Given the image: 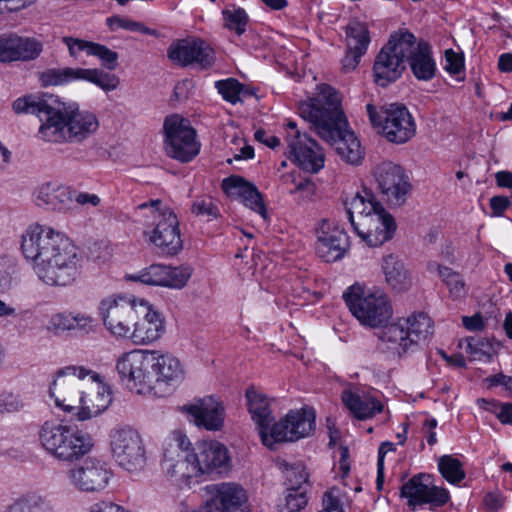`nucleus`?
Segmentation results:
<instances>
[{
	"instance_id": "nucleus-2",
	"label": "nucleus",
	"mask_w": 512,
	"mask_h": 512,
	"mask_svg": "<svg viewBox=\"0 0 512 512\" xmlns=\"http://www.w3.org/2000/svg\"><path fill=\"white\" fill-rule=\"evenodd\" d=\"M15 113L36 115L41 121L38 139L55 144L82 143L99 128L97 117L66 105L53 95H27L13 102Z\"/></svg>"
},
{
	"instance_id": "nucleus-62",
	"label": "nucleus",
	"mask_w": 512,
	"mask_h": 512,
	"mask_svg": "<svg viewBox=\"0 0 512 512\" xmlns=\"http://www.w3.org/2000/svg\"><path fill=\"white\" fill-rule=\"evenodd\" d=\"M511 205L508 197L505 196H493L490 199V207L492 209V215L500 217L503 215L505 210Z\"/></svg>"
},
{
	"instance_id": "nucleus-49",
	"label": "nucleus",
	"mask_w": 512,
	"mask_h": 512,
	"mask_svg": "<svg viewBox=\"0 0 512 512\" xmlns=\"http://www.w3.org/2000/svg\"><path fill=\"white\" fill-rule=\"evenodd\" d=\"M215 87L226 101L234 104L239 100L242 85L236 79L229 78L216 81Z\"/></svg>"
},
{
	"instance_id": "nucleus-52",
	"label": "nucleus",
	"mask_w": 512,
	"mask_h": 512,
	"mask_svg": "<svg viewBox=\"0 0 512 512\" xmlns=\"http://www.w3.org/2000/svg\"><path fill=\"white\" fill-rule=\"evenodd\" d=\"M107 24L112 30L117 28H123L130 31H139L143 34L156 35L155 30H151L150 28L143 26L139 22L123 19L117 16L108 18Z\"/></svg>"
},
{
	"instance_id": "nucleus-61",
	"label": "nucleus",
	"mask_w": 512,
	"mask_h": 512,
	"mask_svg": "<svg viewBox=\"0 0 512 512\" xmlns=\"http://www.w3.org/2000/svg\"><path fill=\"white\" fill-rule=\"evenodd\" d=\"M35 1L36 0H0L1 13L19 12L29 7Z\"/></svg>"
},
{
	"instance_id": "nucleus-7",
	"label": "nucleus",
	"mask_w": 512,
	"mask_h": 512,
	"mask_svg": "<svg viewBox=\"0 0 512 512\" xmlns=\"http://www.w3.org/2000/svg\"><path fill=\"white\" fill-rule=\"evenodd\" d=\"M343 299L350 312L362 325L379 328L387 324L392 316L388 296L380 291L365 294L359 285H352L343 293Z\"/></svg>"
},
{
	"instance_id": "nucleus-36",
	"label": "nucleus",
	"mask_w": 512,
	"mask_h": 512,
	"mask_svg": "<svg viewBox=\"0 0 512 512\" xmlns=\"http://www.w3.org/2000/svg\"><path fill=\"white\" fill-rule=\"evenodd\" d=\"M408 63L413 75L418 80L429 81L435 76L436 63L429 45L424 41L418 42V50Z\"/></svg>"
},
{
	"instance_id": "nucleus-26",
	"label": "nucleus",
	"mask_w": 512,
	"mask_h": 512,
	"mask_svg": "<svg viewBox=\"0 0 512 512\" xmlns=\"http://www.w3.org/2000/svg\"><path fill=\"white\" fill-rule=\"evenodd\" d=\"M42 44L29 37L16 34L0 35V61H29L36 59L42 52Z\"/></svg>"
},
{
	"instance_id": "nucleus-55",
	"label": "nucleus",
	"mask_w": 512,
	"mask_h": 512,
	"mask_svg": "<svg viewBox=\"0 0 512 512\" xmlns=\"http://www.w3.org/2000/svg\"><path fill=\"white\" fill-rule=\"evenodd\" d=\"M323 509L320 512H343L339 490L332 488L323 495Z\"/></svg>"
},
{
	"instance_id": "nucleus-8",
	"label": "nucleus",
	"mask_w": 512,
	"mask_h": 512,
	"mask_svg": "<svg viewBox=\"0 0 512 512\" xmlns=\"http://www.w3.org/2000/svg\"><path fill=\"white\" fill-rule=\"evenodd\" d=\"M366 109L371 124L381 127L388 141L402 144L414 136L416 126L404 105L393 103L378 110L374 105L367 104Z\"/></svg>"
},
{
	"instance_id": "nucleus-5",
	"label": "nucleus",
	"mask_w": 512,
	"mask_h": 512,
	"mask_svg": "<svg viewBox=\"0 0 512 512\" xmlns=\"http://www.w3.org/2000/svg\"><path fill=\"white\" fill-rule=\"evenodd\" d=\"M136 209L144 212L143 235L157 248L158 254L174 256L182 250L178 219L169 207L156 199L141 203Z\"/></svg>"
},
{
	"instance_id": "nucleus-4",
	"label": "nucleus",
	"mask_w": 512,
	"mask_h": 512,
	"mask_svg": "<svg viewBox=\"0 0 512 512\" xmlns=\"http://www.w3.org/2000/svg\"><path fill=\"white\" fill-rule=\"evenodd\" d=\"M252 420L256 423L263 444L272 448L276 442L297 441L309 435L315 424L312 410L290 411L284 419L272 424L274 417L267 397L254 387L245 393Z\"/></svg>"
},
{
	"instance_id": "nucleus-47",
	"label": "nucleus",
	"mask_w": 512,
	"mask_h": 512,
	"mask_svg": "<svg viewBox=\"0 0 512 512\" xmlns=\"http://www.w3.org/2000/svg\"><path fill=\"white\" fill-rule=\"evenodd\" d=\"M46 329L54 335L74 330L73 312H58L52 314L49 318Z\"/></svg>"
},
{
	"instance_id": "nucleus-1",
	"label": "nucleus",
	"mask_w": 512,
	"mask_h": 512,
	"mask_svg": "<svg viewBox=\"0 0 512 512\" xmlns=\"http://www.w3.org/2000/svg\"><path fill=\"white\" fill-rule=\"evenodd\" d=\"M21 251L39 279L50 286H66L80 275L82 256L63 233L31 224L21 236Z\"/></svg>"
},
{
	"instance_id": "nucleus-19",
	"label": "nucleus",
	"mask_w": 512,
	"mask_h": 512,
	"mask_svg": "<svg viewBox=\"0 0 512 512\" xmlns=\"http://www.w3.org/2000/svg\"><path fill=\"white\" fill-rule=\"evenodd\" d=\"M168 58L177 65H197L201 69L211 67L215 62L213 49L201 39H181L173 42L167 51Z\"/></svg>"
},
{
	"instance_id": "nucleus-45",
	"label": "nucleus",
	"mask_w": 512,
	"mask_h": 512,
	"mask_svg": "<svg viewBox=\"0 0 512 512\" xmlns=\"http://www.w3.org/2000/svg\"><path fill=\"white\" fill-rule=\"evenodd\" d=\"M306 487L287 488L284 505L280 506V512H299L308 502Z\"/></svg>"
},
{
	"instance_id": "nucleus-54",
	"label": "nucleus",
	"mask_w": 512,
	"mask_h": 512,
	"mask_svg": "<svg viewBox=\"0 0 512 512\" xmlns=\"http://www.w3.org/2000/svg\"><path fill=\"white\" fill-rule=\"evenodd\" d=\"M465 341L467 343L466 352L471 354L473 359H481V357L489 355L491 347L487 341L475 337H467Z\"/></svg>"
},
{
	"instance_id": "nucleus-58",
	"label": "nucleus",
	"mask_w": 512,
	"mask_h": 512,
	"mask_svg": "<svg viewBox=\"0 0 512 512\" xmlns=\"http://www.w3.org/2000/svg\"><path fill=\"white\" fill-rule=\"evenodd\" d=\"M23 407L18 396L12 393L3 392L0 394V413H11L19 411Z\"/></svg>"
},
{
	"instance_id": "nucleus-48",
	"label": "nucleus",
	"mask_w": 512,
	"mask_h": 512,
	"mask_svg": "<svg viewBox=\"0 0 512 512\" xmlns=\"http://www.w3.org/2000/svg\"><path fill=\"white\" fill-rule=\"evenodd\" d=\"M287 488L306 487L308 473L301 462L295 463L285 469Z\"/></svg>"
},
{
	"instance_id": "nucleus-29",
	"label": "nucleus",
	"mask_w": 512,
	"mask_h": 512,
	"mask_svg": "<svg viewBox=\"0 0 512 512\" xmlns=\"http://www.w3.org/2000/svg\"><path fill=\"white\" fill-rule=\"evenodd\" d=\"M151 354H153L151 371L155 375V388L157 386L175 387L183 381L184 370L176 357L158 351H151Z\"/></svg>"
},
{
	"instance_id": "nucleus-64",
	"label": "nucleus",
	"mask_w": 512,
	"mask_h": 512,
	"mask_svg": "<svg viewBox=\"0 0 512 512\" xmlns=\"http://www.w3.org/2000/svg\"><path fill=\"white\" fill-rule=\"evenodd\" d=\"M484 505L488 510L496 511L502 508L503 499L499 493L489 492L484 497Z\"/></svg>"
},
{
	"instance_id": "nucleus-28",
	"label": "nucleus",
	"mask_w": 512,
	"mask_h": 512,
	"mask_svg": "<svg viewBox=\"0 0 512 512\" xmlns=\"http://www.w3.org/2000/svg\"><path fill=\"white\" fill-rule=\"evenodd\" d=\"M406 327H408L407 323L401 319L390 325L384 324L377 333L379 340L378 350L398 357L414 352L413 340L410 339L409 331L406 330Z\"/></svg>"
},
{
	"instance_id": "nucleus-44",
	"label": "nucleus",
	"mask_w": 512,
	"mask_h": 512,
	"mask_svg": "<svg viewBox=\"0 0 512 512\" xmlns=\"http://www.w3.org/2000/svg\"><path fill=\"white\" fill-rule=\"evenodd\" d=\"M222 14L226 28L234 31L239 36L246 31L248 15L244 9L232 6L231 8L224 9Z\"/></svg>"
},
{
	"instance_id": "nucleus-9",
	"label": "nucleus",
	"mask_w": 512,
	"mask_h": 512,
	"mask_svg": "<svg viewBox=\"0 0 512 512\" xmlns=\"http://www.w3.org/2000/svg\"><path fill=\"white\" fill-rule=\"evenodd\" d=\"M152 361L151 351L132 350L123 354L116 362L121 382L137 394H147L155 390Z\"/></svg>"
},
{
	"instance_id": "nucleus-23",
	"label": "nucleus",
	"mask_w": 512,
	"mask_h": 512,
	"mask_svg": "<svg viewBox=\"0 0 512 512\" xmlns=\"http://www.w3.org/2000/svg\"><path fill=\"white\" fill-rule=\"evenodd\" d=\"M165 331L161 314L144 300L138 304V319L133 325L130 339L135 344H147L158 340Z\"/></svg>"
},
{
	"instance_id": "nucleus-3",
	"label": "nucleus",
	"mask_w": 512,
	"mask_h": 512,
	"mask_svg": "<svg viewBox=\"0 0 512 512\" xmlns=\"http://www.w3.org/2000/svg\"><path fill=\"white\" fill-rule=\"evenodd\" d=\"M299 114L311 124L318 136L335 146L337 154L347 163H360L363 153L359 140L348 129L337 91L328 84L318 86L317 95L299 105Z\"/></svg>"
},
{
	"instance_id": "nucleus-27",
	"label": "nucleus",
	"mask_w": 512,
	"mask_h": 512,
	"mask_svg": "<svg viewBox=\"0 0 512 512\" xmlns=\"http://www.w3.org/2000/svg\"><path fill=\"white\" fill-rule=\"evenodd\" d=\"M190 420L197 426L206 430H220L224 422V407L222 403L213 396L198 399L195 403L185 406Z\"/></svg>"
},
{
	"instance_id": "nucleus-30",
	"label": "nucleus",
	"mask_w": 512,
	"mask_h": 512,
	"mask_svg": "<svg viewBox=\"0 0 512 512\" xmlns=\"http://www.w3.org/2000/svg\"><path fill=\"white\" fill-rule=\"evenodd\" d=\"M73 192L58 182H46L34 192L36 204L48 210L65 212L70 208Z\"/></svg>"
},
{
	"instance_id": "nucleus-41",
	"label": "nucleus",
	"mask_w": 512,
	"mask_h": 512,
	"mask_svg": "<svg viewBox=\"0 0 512 512\" xmlns=\"http://www.w3.org/2000/svg\"><path fill=\"white\" fill-rule=\"evenodd\" d=\"M401 320L407 323L408 327H406V330L409 331V337L413 340L412 346L414 350H417L419 344L432 334V321L425 313L413 314Z\"/></svg>"
},
{
	"instance_id": "nucleus-6",
	"label": "nucleus",
	"mask_w": 512,
	"mask_h": 512,
	"mask_svg": "<svg viewBox=\"0 0 512 512\" xmlns=\"http://www.w3.org/2000/svg\"><path fill=\"white\" fill-rule=\"evenodd\" d=\"M40 446L52 458L60 462L73 463L93 448L91 436L75 426L45 421L39 428Z\"/></svg>"
},
{
	"instance_id": "nucleus-38",
	"label": "nucleus",
	"mask_w": 512,
	"mask_h": 512,
	"mask_svg": "<svg viewBox=\"0 0 512 512\" xmlns=\"http://www.w3.org/2000/svg\"><path fill=\"white\" fill-rule=\"evenodd\" d=\"M383 47L397 55L399 60L405 64V61L408 62L418 50V43L416 42V37L411 32L399 30L390 35L387 44Z\"/></svg>"
},
{
	"instance_id": "nucleus-43",
	"label": "nucleus",
	"mask_w": 512,
	"mask_h": 512,
	"mask_svg": "<svg viewBox=\"0 0 512 512\" xmlns=\"http://www.w3.org/2000/svg\"><path fill=\"white\" fill-rule=\"evenodd\" d=\"M429 270L434 271L437 270L439 276L443 279V281L446 283L450 294L457 298L461 297L465 294V284L461 276L452 271L448 267H443L437 263H431L429 264Z\"/></svg>"
},
{
	"instance_id": "nucleus-33",
	"label": "nucleus",
	"mask_w": 512,
	"mask_h": 512,
	"mask_svg": "<svg viewBox=\"0 0 512 512\" xmlns=\"http://www.w3.org/2000/svg\"><path fill=\"white\" fill-rule=\"evenodd\" d=\"M372 223L354 230L369 247L380 246L393 237L396 223L391 215L383 217L381 222Z\"/></svg>"
},
{
	"instance_id": "nucleus-46",
	"label": "nucleus",
	"mask_w": 512,
	"mask_h": 512,
	"mask_svg": "<svg viewBox=\"0 0 512 512\" xmlns=\"http://www.w3.org/2000/svg\"><path fill=\"white\" fill-rule=\"evenodd\" d=\"M191 211L196 216L206 217L208 221L217 219L220 216V211L217 204L211 197L197 198L192 206Z\"/></svg>"
},
{
	"instance_id": "nucleus-40",
	"label": "nucleus",
	"mask_w": 512,
	"mask_h": 512,
	"mask_svg": "<svg viewBox=\"0 0 512 512\" xmlns=\"http://www.w3.org/2000/svg\"><path fill=\"white\" fill-rule=\"evenodd\" d=\"M84 396L85 400L79 404L78 410L75 412L77 419L80 421L98 416L107 409L111 402L110 394L104 391L84 392Z\"/></svg>"
},
{
	"instance_id": "nucleus-35",
	"label": "nucleus",
	"mask_w": 512,
	"mask_h": 512,
	"mask_svg": "<svg viewBox=\"0 0 512 512\" xmlns=\"http://www.w3.org/2000/svg\"><path fill=\"white\" fill-rule=\"evenodd\" d=\"M342 401L357 419L364 420L382 411V404L375 398L360 396L350 390L342 392Z\"/></svg>"
},
{
	"instance_id": "nucleus-37",
	"label": "nucleus",
	"mask_w": 512,
	"mask_h": 512,
	"mask_svg": "<svg viewBox=\"0 0 512 512\" xmlns=\"http://www.w3.org/2000/svg\"><path fill=\"white\" fill-rule=\"evenodd\" d=\"M382 269L387 284L398 292L407 290L411 285V279L403 262L393 255L384 258Z\"/></svg>"
},
{
	"instance_id": "nucleus-53",
	"label": "nucleus",
	"mask_w": 512,
	"mask_h": 512,
	"mask_svg": "<svg viewBox=\"0 0 512 512\" xmlns=\"http://www.w3.org/2000/svg\"><path fill=\"white\" fill-rule=\"evenodd\" d=\"M63 43L67 46L69 55L75 59L78 58L80 52H86L87 55H91V52L94 47V42L82 40L79 38H74L70 36H66L62 38Z\"/></svg>"
},
{
	"instance_id": "nucleus-25",
	"label": "nucleus",
	"mask_w": 512,
	"mask_h": 512,
	"mask_svg": "<svg viewBox=\"0 0 512 512\" xmlns=\"http://www.w3.org/2000/svg\"><path fill=\"white\" fill-rule=\"evenodd\" d=\"M200 474L228 470L230 457L227 448L217 441H203L196 444L191 454Z\"/></svg>"
},
{
	"instance_id": "nucleus-56",
	"label": "nucleus",
	"mask_w": 512,
	"mask_h": 512,
	"mask_svg": "<svg viewBox=\"0 0 512 512\" xmlns=\"http://www.w3.org/2000/svg\"><path fill=\"white\" fill-rule=\"evenodd\" d=\"M490 404L492 407L488 409L496 415L502 424L512 425V403L492 401Z\"/></svg>"
},
{
	"instance_id": "nucleus-39",
	"label": "nucleus",
	"mask_w": 512,
	"mask_h": 512,
	"mask_svg": "<svg viewBox=\"0 0 512 512\" xmlns=\"http://www.w3.org/2000/svg\"><path fill=\"white\" fill-rule=\"evenodd\" d=\"M1 512H56L53 504L45 497L27 493L6 505Z\"/></svg>"
},
{
	"instance_id": "nucleus-59",
	"label": "nucleus",
	"mask_w": 512,
	"mask_h": 512,
	"mask_svg": "<svg viewBox=\"0 0 512 512\" xmlns=\"http://www.w3.org/2000/svg\"><path fill=\"white\" fill-rule=\"evenodd\" d=\"M11 266L4 258H0V293L8 292L13 286V278L10 272Z\"/></svg>"
},
{
	"instance_id": "nucleus-32",
	"label": "nucleus",
	"mask_w": 512,
	"mask_h": 512,
	"mask_svg": "<svg viewBox=\"0 0 512 512\" xmlns=\"http://www.w3.org/2000/svg\"><path fill=\"white\" fill-rule=\"evenodd\" d=\"M404 69L405 64L399 60L397 55L382 47L373 66L375 82L379 86L386 87L400 78Z\"/></svg>"
},
{
	"instance_id": "nucleus-22",
	"label": "nucleus",
	"mask_w": 512,
	"mask_h": 512,
	"mask_svg": "<svg viewBox=\"0 0 512 512\" xmlns=\"http://www.w3.org/2000/svg\"><path fill=\"white\" fill-rule=\"evenodd\" d=\"M221 187L224 193L238 199L245 207L258 213L263 219L267 218V208L263 196L258 188L239 175H231L222 180Z\"/></svg>"
},
{
	"instance_id": "nucleus-60",
	"label": "nucleus",
	"mask_w": 512,
	"mask_h": 512,
	"mask_svg": "<svg viewBox=\"0 0 512 512\" xmlns=\"http://www.w3.org/2000/svg\"><path fill=\"white\" fill-rule=\"evenodd\" d=\"M73 327L74 330L88 334L94 329V319L85 313H73Z\"/></svg>"
},
{
	"instance_id": "nucleus-11",
	"label": "nucleus",
	"mask_w": 512,
	"mask_h": 512,
	"mask_svg": "<svg viewBox=\"0 0 512 512\" xmlns=\"http://www.w3.org/2000/svg\"><path fill=\"white\" fill-rule=\"evenodd\" d=\"M110 448L115 461L127 471L142 469L146 463L145 448L139 433L128 426L110 432Z\"/></svg>"
},
{
	"instance_id": "nucleus-10",
	"label": "nucleus",
	"mask_w": 512,
	"mask_h": 512,
	"mask_svg": "<svg viewBox=\"0 0 512 512\" xmlns=\"http://www.w3.org/2000/svg\"><path fill=\"white\" fill-rule=\"evenodd\" d=\"M163 147L167 156L182 163L192 161L200 151L196 131L189 121L174 114L167 116L163 124Z\"/></svg>"
},
{
	"instance_id": "nucleus-24",
	"label": "nucleus",
	"mask_w": 512,
	"mask_h": 512,
	"mask_svg": "<svg viewBox=\"0 0 512 512\" xmlns=\"http://www.w3.org/2000/svg\"><path fill=\"white\" fill-rule=\"evenodd\" d=\"M347 51L343 57L342 69L345 72L354 70L371 42L370 33L365 23L353 19L345 27Z\"/></svg>"
},
{
	"instance_id": "nucleus-63",
	"label": "nucleus",
	"mask_w": 512,
	"mask_h": 512,
	"mask_svg": "<svg viewBox=\"0 0 512 512\" xmlns=\"http://www.w3.org/2000/svg\"><path fill=\"white\" fill-rule=\"evenodd\" d=\"M463 326L470 331H481L485 327L483 317L480 313L474 314L473 316L462 317Z\"/></svg>"
},
{
	"instance_id": "nucleus-34",
	"label": "nucleus",
	"mask_w": 512,
	"mask_h": 512,
	"mask_svg": "<svg viewBox=\"0 0 512 512\" xmlns=\"http://www.w3.org/2000/svg\"><path fill=\"white\" fill-rule=\"evenodd\" d=\"M164 466L167 476L180 488L190 487L191 480L200 475L197 466L192 459L191 454H186L179 458L176 462L172 459L165 458Z\"/></svg>"
},
{
	"instance_id": "nucleus-18",
	"label": "nucleus",
	"mask_w": 512,
	"mask_h": 512,
	"mask_svg": "<svg viewBox=\"0 0 512 512\" xmlns=\"http://www.w3.org/2000/svg\"><path fill=\"white\" fill-rule=\"evenodd\" d=\"M288 134L289 159L300 169L317 173L324 167L325 155L319 144L307 133Z\"/></svg>"
},
{
	"instance_id": "nucleus-15",
	"label": "nucleus",
	"mask_w": 512,
	"mask_h": 512,
	"mask_svg": "<svg viewBox=\"0 0 512 512\" xmlns=\"http://www.w3.org/2000/svg\"><path fill=\"white\" fill-rule=\"evenodd\" d=\"M373 176L379 191L391 206L400 207L406 202L412 186L401 166L384 161L374 168Z\"/></svg>"
},
{
	"instance_id": "nucleus-42",
	"label": "nucleus",
	"mask_w": 512,
	"mask_h": 512,
	"mask_svg": "<svg viewBox=\"0 0 512 512\" xmlns=\"http://www.w3.org/2000/svg\"><path fill=\"white\" fill-rule=\"evenodd\" d=\"M438 469L449 483L458 484L465 478L463 464L452 455H443L438 460Z\"/></svg>"
},
{
	"instance_id": "nucleus-12",
	"label": "nucleus",
	"mask_w": 512,
	"mask_h": 512,
	"mask_svg": "<svg viewBox=\"0 0 512 512\" xmlns=\"http://www.w3.org/2000/svg\"><path fill=\"white\" fill-rule=\"evenodd\" d=\"M65 476L74 489L85 493H98L108 487L113 472L106 461L87 457L67 469Z\"/></svg>"
},
{
	"instance_id": "nucleus-17",
	"label": "nucleus",
	"mask_w": 512,
	"mask_h": 512,
	"mask_svg": "<svg viewBox=\"0 0 512 512\" xmlns=\"http://www.w3.org/2000/svg\"><path fill=\"white\" fill-rule=\"evenodd\" d=\"M400 496L407 499L412 510L426 504L431 509L442 507L450 499L449 492L443 487L433 485L431 475L425 473L416 474L403 484Z\"/></svg>"
},
{
	"instance_id": "nucleus-14",
	"label": "nucleus",
	"mask_w": 512,
	"mask_h": 512,
	"mask_svg": "<svg viewBox=\"0 0 512 512\" xmlns=\"http://www.w3.org/2000/svg\"><path fill=\"white\" fill-rule=\"evenodd\" d=\"M104 326L116 337L129 338L138 319V305L126 297H108L101 301Z\"/></svg>"
},
{
	"instance_id": "nucleus-21",
	"label": "nucleus",
	"mask_w": 512,
	"mask_h": 512,
	"mask_svg": "<svg viewBox=\"0 0 512 512\" xmlns=\"http://www.w3.org/2000/svg\"><path fill=\"white\" fill-rule=\"evenodd\" d=\"M190 276L191 270L188 267L152 264L141 270L138 274L129 275L127 279L151 286L181 289L186 285Z\"/></svg>"
},
{
	"instance_id": "nucleus-50",
	"label": "nucleus",
	"mask_w": 512,
	"mask_h": 512,
	"mask_svg": "<svg viewBox=\"0 0 512 512\" xmlns=\"http://www.w3.org/2000/svg\"><path fill=\"white\" fill-rule=\"evenodd\" d=\"M292 182L295 183V187L291 189L289 193L292 195H298L297 201L299 204L312 200L316 193V185L311 179L306 178L299 180L298 182H295V179H292Z\"/></svg>"
},
{
	"instance_id": "nucleus-16",
	"label": "nucleus",
	"mask_w": 512,
	"mask_h": 512,
	"mask_svg": "<svg viewBox=\"0 0 512 512\" xmlns=\"http://www.w3.org/2000/svg\"><path fill=\"white\" fill-rule=\"evenodd\" d=\"M74 80L91 82L106 92L115 90L119 85V78L117 76L96 68H51L45 70L40 75V81L43 86L63 85Z\"/></svg>"
},
{
	"instance_id": "nucleus-57",
	"label": "nucleus",
	"mask_w": 512,
	"mask_h": 512,
	"mask_svg": "<svg viewBox=\"0 0 512 512\" xmlns=\"http://www.w3.org/2000/svg\"><path fill=\"white\" fill-rule=\"evenodd\" d=\"M445 70L450 74H459L464 69V58L462 54L456 53L452 49L445 51Z\"/></svg>"
},
{
	"instance_id": "nucleus-13",
	"label": "nucleus",
	"mask_w": 512,
	"mask_h": 512,
	"mask_svg": "<svg viewBox=\"0 0 512 512\" xmlns=\"http://www.w3.org/2000/svg\"><path fill=\"white\" fill-rule=\"evenodd\" d=\"M91 373L82 366H67L56 373L52 384V393H57L55 404L64 411L77 412L79 404L85 400L83 379Z\"/></svg>"
},
{
	"instance_id": "nucleus-31",
	"label": "nucleus",
	"mask_w": 512,
	"mask_h": 512,
	"mask_svg": "<svg viewBox=\"0 0 512 512\" xmlns=\"http://www.w3.org/2000/svg\"><path fill=\"white\" fill-rule=\"evenodd\" d=\"M317 239V254L325 262L341 259L349 248V237L344 229L339 227H334L330 231L322 228Z\"/></svg>"
},
{
	"instance_id": "nucleus-51",
	"label": "nucleus",
	"mask_w": 512,
	"mask_h": 512,
	"mask_svg": "<svg viewBox=\"0 0 512 512\" xmlns=\"http://www.w3.org/2000/svg\"><path fill=\"white\" fill-rule=\"evenodd\" d=\"M92 56L98 57L102 65L108 70H115L118 66V53L108 47L95 43L93 50L90 51Z\"/></svg>"
},
{
	"instance_id": "nucleus-20",
	"label": "nucleus",
	"mask_w": 512,
	"mask_h": 512,
	"mask_svg": "<svg viewBox=\"0 0 512 512\" xmlns=\"http://www.w3.org/2000/svg\"><path fill=\"white\" fill-rule=\"evenodd\" d=\"M344 215L353 229L358 230L360 226L381 222V219L389 214L375 201L372 193L363 190V194L358 192L350 201L345 202Z\"/></svg>"
}]
</instances>
